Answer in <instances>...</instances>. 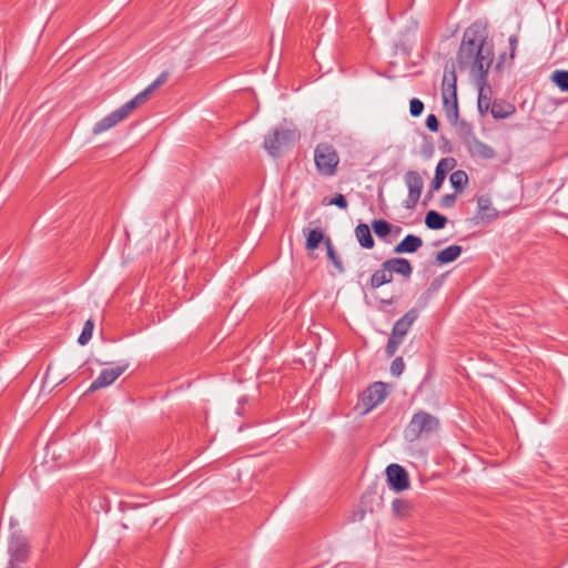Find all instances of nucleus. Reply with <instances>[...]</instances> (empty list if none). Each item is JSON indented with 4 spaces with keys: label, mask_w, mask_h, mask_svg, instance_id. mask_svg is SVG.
<instances>
[{
    "label": "nucleus",
    "mask_w": 568,
    "mask_h": 568,
    "mask_svg": "<svg viewBox=\"0 0 568 568\" xmlns=\"http://www.w3.org/2000/svg\"><path fill=\"white\" fill-rule=\"evenodd\" d=\"M486 30L475 23L464 32L463 40L457 52L456 61L460 70H469L478 78L479 82H485L487 73L494 60V53L486 45Z\"/></svg>",
    "instance_id": "nucleus-1"
},
{
    "label": "nucleus",
    "mask_w": 568,
    "mask_h": 568,
    "mask_svg": "<svg viewBox=\"0 0 568 568\" xmlns=\"http://www.w3.org/2000/svg\"><path fill=\"white\" fill-rule=\"evenodd\" d=\"M169 79L168 72H162L149 87H146L142 92L136 94L133 99L124 103L121 108L114 110L99 122H97L93 126L92 132L94 134H101L116 124L125 120L140 104L144 103L150 95L163 85Z\"/></svg>",
    "instance_id": "nucleus-2"
},
{
    "label": "nucleus",
    "mask_w": 568,
    "mask_h": 568,
    "mask_svg": "<svg viewBox=\"0 0 568 568\" xmlns=\"http://www.w3.org/2000/svg\"><path fill=\"white\" fill-rule=\"evenodd\" d=\"M314 162L318 174L329 178L337 171L339 155L332 144L323 142L317 144L314 150Z\"/></svg>",
    "instance_id": "nucleus-3"
},
{
    "label": "nucleus",
    "mask_w": 568,
    "mask_h": 568,
    "mask_svg": "<svg viewBox=\"0 0 568 568\" xmlns=\"http://www.w3.org/2000/svg\"><path fill=\"white\" fill-rule=\"evenodd\" d=\"M439 427V420L426 412H418L413 415L409 424L405 429V437L409 442L418 439L423 435H428Z\"/></svg>",
    "instance_id": "nucleus-4"
},
{
    "label": "nucleus",
    "mask_w": 568,
    "mask_h": 568,
    "mask_svg": "<svg viewBox=\"0 0 568 568\" xmlns=\"http://www.w3.org/2000/svg\"><path fill=\"white\" fill-rule=\"evenodd\" d=\"M417 317L418 311L416 308H412L394 324L392 334L385 347L387 356L390 357L397 352L404 337L407 335Z\"/></svg>",
    "instance_id": "nucleus-5"
},
{
    "label": "nucleus",
    "mask_w": 568,
    "mask_h": 568,
    "mask_svg": "<svg viewBox=\"0 0 568 568\" xmlns=\"http://www.w3.org/2000/svg\"><path fill=\"white\" fill-rule=\"evenodd\" d=\"M297 139L298 133L295 129L281 125L265 136L264 148L270 155L278 156L283 148L294 143Z\"/></svg>",
    "instance_id": "nucleus-6"
},
{
    "label": "nucleus",
    "mask_w": 568,
    "mask_h": 568,
    "mask_svg": "<svg viewBox=\"0 0 568 568\" xmlns=\"http://www.w3.org/2000/svg\"><path fill=\"white\" fill-rule=\"evenodd\" d=\"M462 142L471 158L491 160L496 156L495 150L488 144L478 140L470 128H467L463 132Z\"/></svg>",
    "instance_id": "nucleus-7"
},
{
    "label": "nucleus",
    "mask_w": 568,
    "mask_h": 568,
    "mask_svg": "<svg viewBox=\"0 0 568 568\" xmlns=\"http://www.w3.org/2000/svg\"><path fill=\"white\" fill-rule=\"evenodd\" d=\"M443 105L449 119H457L458 116V102L456 90V74L454 71L450 75H444L443 79Z\"/></svg>",
    "instance_id": "nucleus-8"
},
{
    "label": "nucleus",
    "mask_w": 568,
    "mask_h": 568,
    "mask_svg": "<svg viewBox=\"0 0 568 568\" xmlns=\"http://www.w3.org/2000/svg\"><path fill=\"white\" fill-rule=\"evenodd\" d=\"M404 182L408 189V196L405 200L406 209H414L423 192L424 181L417 171L409 170L404 175Z\"/></svg>",
    "instance_id": "nucleus-9"
},
{
    "label": "nucleus",
    "mask_w": 568,
    "mask_h": 568,
    "mask_svg": "<svg viewBox=\"0 0 568 568\" xmlns=\"http://www.w3.org/2000/svg\"><path fill=\"white\" fill-rule=\"evenodd\" d=\"M387 385L383 382H376L371 385L363 395L362 402L365 407V412L368 413L379 404H382L387 397Z\"/></svg>",
    "instance_id": "nucleus-10"
},
{
    "label": "nucleus",
    "mask_w": 568,
    "mask_h": 568,
    "mask_svg": "<svg viewBox=\"0 0 568 568\" xmlns=\"http://www.w3.org/2000/svg\"><path fill=\"white\" fill-rule=\"evenodd\" d=\"M386 477L389 487L395 491H404L409 488V477L406 469L398 464H390L386 468Z\"/></svg>",
    "instance_id": "nucleus-11"
},
{
    "label": "nucleus",
    "mask_w": 568,
    "mask_h": 568,
    "mask_svg": "<svg viewBox=\"0 0 568 568\" xmlns=\"http://www.w3.org/2000/svg\"><path fill=\"white\" fill-rule=\"evenodd\" d=\"M129 367V364H122L113 368L103 369L99 376L91 383L89 392H95L100 388L111 385L116 381Z\"/></svg>",
    "instance_id": "nucleus-12"
},
{
    "label": "nucleus",
    "mask_w": 568,
    "mask_h": 568,
    "mask_svg": "<svg viewBox=\"0 0 568 568\" xmlns=\"http://www.w3.org/2000/svg\"><path fill=\"white\" fill-rule=\"evenodd\" d=\"M477 219L484 223H490L498 217V212L493 207L489 196H479L477 199Z\"/></svg>",
    "instance_id": "nucleus-13"
},
{
    "label": "nucleus",
    "mask_w": 568,
    "mask_h": 568,
    "mask_svg": "<svg viewBox=\"0 0 568 568\" xmlns=\"http://www.w3.org/2000/svg\"><path fill=\"white\" fill-rule=\"evenodd\" d=\"M8 550L10 560H13V562H23L27 559L28 547L24 539L19 536L10 538Z\"/></svg>",
    "instance_id": "nucleus-14"
},
{
    "label": "nucleus",
    "mask_w": 568,
    "mask_h": 568,
    "mask_svg": "<svg viewBox=\"0 0 568 568\" xmlns=\"http://www.w3.org/2000/svg\"><path fill=\"white\" fill-rule=\"evenodd\" d=\"M387 267H389L392 275L394 273L409 278L413 273V266L410 262L404 257H393L385 261Z\"/></svg>",
    "instance_id": "nucleus-15"
},
{
    "label": "nucleus",
    "mask_w": 568,
    "mask_h": 568,
    "mask_svg": "<svg viewBox=\"0 0 568 568\" xmlns=\"http://www.w3.org/2000/svg\"><path fill=\"white\" fill-rule=\"evenodd\" d=\"M423 246V240L414 234L406 235L395 247L394 253H415Z\"/></svg>",
    "instance_id": "nucleus-16"
},
{
    "label": "nucleus",
    "mask_w": 568,
    "mask_h": 568,
    "mask_svg": "<svg viewBox=\"0 0 568 568\" xmlns=\"http://www.w3.org/2000/svg\"><path fill=\"white\" fill-rule=\"evenodd\" d=\"M453 159H442L435 171V176L432 182V189L437 191L442 187L443 182L446 179L447 173L453 169Z\"/></svg>",
    "instance_id": "nucleus-17"
},
{
    "label": "nucleus",
    "mask_w": 568,
    "mask_h": 568,
    "mask_svg": "<svg viewBox=\"0 0 568 568\" xmlns=\"http://www.w3.org/2000/svg\"><path fill=\"white\" fill-rule=\"evenodd\" d=\"M392 281H393L392 272H390L389 267H387L386 262L384 261L382 263L381 268L376 270L373 273V275L371 276L369 284H371L372 288H378L382 285L390 283Z\"/></svg>",
    "instance_id": "nucleus-18"
},
{
    "label": "nucleus",
    "mask_w": 568,
    "mask_h": 568,
    "mask_svg": "<svg viewBox=\"0 0 568 568\" xmlns=\"http://www.w3.org/2000/svg\"><path fill=\"white\" fill-rule=\"evenodd\" d=\"M355 237L363 248L371 250L375 245L371 229L365 223H359L355 227Z\"/></svg>",
    "instance_id": "nucleus-19"
},
{
    "label": "nucleus",
    "mask_w": 568,
    "mask_h": 568,
    "mask_svg": "<svg viewBox=\"0 0 568 568\" xmlns=\"http://www.w3.org/2000/svg\"><path fill=\"white\" fill-rule=\"evenodd\" d=\"M463 248L459 245H450L442 251H439L436 255V261L438 264H447L456 261L462 254Z\"/></svg>",
    "instance_id": "nucleus-20"
},
{
    "label": "nucleus",
    "mask_w": 568,
    "mask_h": 568,
    "mask_svg": "<svg viewBox=\"0 0 568 568\" xmlns=\"http://www.w3.org/2000/svg\"><path fill=\"white\" fill-rule=\"evenodd\" d=\"M490 112L495 119H506L515 112V108L509 103L495 101L491 104Z\"/></svg>",
    "instance_id": "nucleus-21"
},
{
    "label": "nucleus",
    "mask_w": 568,
    "mask_h": 568,
    "mask_svg": "<svg viewBox=\"0 0 568 568\" xmlns=\"http://www.w3.org/2000/svg\"><path fill=\"white\" fill-rule=\"evenodd\" d=\"M447 223L446 216L439 214L436 211H429L425 217V224L430 230H440L445 227Z\"/></svg>",
    "instance_id": "nucleus-22"
},
{
    "label": "nucleus",
    "mask_w": 568,
    "mask_h": 568,
    "mask_svg": "<svg viewBox=\"0 0 568 568\" xmlns=\"http://www.w3.org/2000/svg\"><path fill=\"white\" fill-rule=\"evenodd\" d=\"M372 227L374 233L381 239L386 237L392 232V224L386 220H374Z\"/></svg>",
    "instance_id": "nucleus-23"
},
{
    "label": "nucleus",
    "mask_w": 568,
    "mask_h": 568,
    "mask_svg": "<svg viewBox=\"0 0 568 568\" xmlns=\"http://www.w3.org/2000/svg\"><path fill=\"white\" fill-rule=\"evenodd\" d=\"M449 181L457 191H462L468 183V175L465 171L457 170L450 174Z\"/></svg>",
    "instance_id": "nucleus-24"
},
{
    "label": "nucleus",
    "mask_w": 568,
    "mask_h": 568,
    "mask_svg": "<svg viewBox=\"0 0 568 568\" xmlns=\"http://www.w3.org/2000/svg\"><path fill=\"white\" fill-rule=\"evenodd\" d=\"M323 239L324 234L320 229L311 230L306 237V248L311 251L317 248Z\"/></svg>",
    "instance_id": "nucleus-25"
},
{
    "label": "nucleus",
    "mask_w": 568,
    "mask_h": 568,
    "mask_svg": "<svg viewBox=\"0 0 568 568\" xmlns=\"http://www.w3.org/2000/svg\"><path fill=\"white\" fill-rule=\"evenodd\" d=\"M551 80L561 91L568 92V71H554L551 74Z\"/></svg>",
    "instance_id": "nucleus-26"
},
{
    "label": "nucleus",
    "mask_w": 568,
    "mask_h": 568,
    "mask_svg": "<svg viewBox=\"0 0 568 568\" xmlns=\"http://www.w3.org/2000/svg\"><path fill=\"white\" fill-rule=\"evenodd\" d=\"M325 245H326V250H327V257L334 264V266L337 268V271L339 273H343L344 272L343 263H342L341 258L337 256L331 239H326Z\"/></svg>",
    "instance_id": "nucleus-27"
},
{
    "label": "nucleus",
    "mask_w": 568,
    "mask_h": 568,
    "mask_svg": "<svg viewBox=\"0 0 568 568\" xmlns=\"http://www.w3.org/2000/svg\"><path fill=\"white\" fill-rule=\"evenodd\" d=\"M94 324L91 320H88L82 328V332L78 338L80 345H85L92 337Z\"/></svg>",
    "instance_id": "nucleus-28"
},
{
    "label": "nucleus",
    "mask_w": 568,
    "mask_h": 568,
    "mask_svg": "<svg viewBox=\"0 0 568 568\" xmlns=\"http://www.w3.org/2000/svg\"><path fill=\"white\" fill-rule=\"evenodd\" d=\"M323 204L336 205L337 207L343 209V210L347 209V205H348L347 200L343 194H337L336 196H334L332 199H324Z\"/></svg>",
    "instance_id": "nucleus-29"
},
{
    "label": "nucleus",
    "mask_w": 568,
    "mask_h": 568,
    "mask_svg": "<svg viewBox=\"0 0 568 568\" xmlns=\"http://www.w3.org/2000/svg\"><path fill=\"white\" fill-rule=\"evenodd\" d=\"M404 368H405V363H404L403 357H396L390 365V373L393 376L398 377L402 375Z\"/></svg>",
    "instance_id": "nucleus-30"
},
{
    "label": "nucleus",
    "mask_w": 568,
    "mask_h": 568,
    "mask_svg": "<svg viewBox=\"0 0 568 568\" xmlns=\"http://www.w3.org/2000/svg\"><path fill=\"white\" fill-rule=\"evenodd\" d=\"M424 110V103L419 99H412L409 103V112L413 116H419Z\"/></svg>",
    "instance_id": "nucleus-31"
},
{
    "label": "nucleus",
    "mask_w": 568,
    "mask_h": 568,
    "mask_svg": "<svg viewBox=\"0 0 568 568\" xmlns=\"http://www.w3.org/2000/svg\"><path fill=\"white\" fill-rule=\"evenodd\" d=\"M426 126L429 131L432 132H436L439 128V122H438V119L436 118L435 114H429L427 118H426Z\"/></svg>",
    "instance_id": "nucleus-32"
},
{
    "label": "nucleus",
    "mask_w": 568,
    "mask_h": 568,
    "mask_svg": "<svg viewBox=\"0 0 568 568\" xmlns=\"http://www.w3.org/2000/svg\"><path fill=\"white\" fill-rule=\"evenodd\" d=\"M490 102L489 99L484 97L483 89H480L479 97H478V109L480 112L487 111L489 109Z\"/></svg>",
    "instance_id": "nucleus-33"
},
{
    "label": "nucleus",
    "mask_w": 568,
    "mask_h": 568,
    "mask_svg": "<svg viewBox=\"0 0 568 568\" xmlns=\"http://www.w3.org/2000/svg\"><path fill=\"white\" fill-rule=\"evenodd\" d=\"M456 202V195L455 194H446L445 196H443L442 199V207H452L454 206Z\"/></svg>",
    "instance_id": "nucleus-34"
},
{
    "label": "nucleus",
    "mask_w": 568,
    "mask_h": 568,
    "mask_svg": "<svg viewBox=\"0 0 568 568\" xmlns=\"http://www.w3.org/2000/svg\"><path fill=\"white\" fill-rule=\"evenodd\" d=\"M516 43H517V38L516 37H510L509 38V44H510V55L514 57V52H515V48H516Z\"/></svg>",
    "instance_id": "nucleus-35"
},
{
    "label": "nucleus",
    "mask_w": 568,
    "mask_h": 568,
    "mask_svg": "<svg viewBox=\"0 0 568 568\" xmlns=\"http://www.w3.org/2000/svg\"><path fill=\"white\" fill-rule=\"evenodd\" d=\"M21 562H13V560H9V565L7 568H18V566L20 565Z\"/></svg>",
    "instance_id": "nucleus-36"
},
{
    "label": "nucleus",
    "mask_w": 568,
    "mask_h": 568,
    "mask_svg": "<svg viewBox=\"0 0 568 568\" xmlns=\"http://www.w3.org/2000/svg\"><path fill=\"white\" fill-rule=\"evenodd\" d=\"M399 504H402V503H400V501H398V500H396V501L394 503V507H397Z\"/></svg>",
    "instance_id": "nucleus-37"
}]
</instances>
